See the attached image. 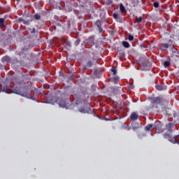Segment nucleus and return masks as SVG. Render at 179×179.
I'll use <instances>...</instances> for the list:
<instances>
[{
	"label": "nucleus",
	"instance_id": "f257e3e1",
	"mask_svg": "<svg viewBox=\"0 0 179 179\" xmlns=\"http://www.w3.org/2000/svg\"><path fill=\"white\" fill-rule=\"evenodd\" d=\"M2 91L4 92H7V93H10L9 92V91H10V93H15L16 94L24 96L27 99H32L34 101H36V97H30L29 94H28L27 92H22L20 88H19L18 87H13L12 86L6 85V86L3 87Z\"/></svg>",
	"mask_w": 179,
	"mask_h": 179
},
{
	"label": "nucleus",
	"instance_id": "f03ea898",
	"mask_svg": "<svg viewBox=\"0 0 179 179\" xmlns=\"http://www.w3.org/2000/svg\"><path fill=\"white\" fill-rule=\"evenodd\" d=\"M163 136L164 138H165V139L169 140V141L173 143V144H179V134L174 136V137H172L171 135L165 133L164 134Z\"/></svg>",
	"mask_w": 179,
	"mask_h": 179
},
{
	"label": "nucleus",
	"instance_id": "7ed1b4c3",
	"mask_svg": "<svg viewBox=\"0 0 179 179\" xmlns=\"http://www.w3.org/2000/svg\"><path fill=\"white\" fill-rule=\"evenodd\" d=\"M56 103H57L61 108L66 109L68 108L67 107L69 103H67L66 100H64L62 98H57L56 99Z\"/></svg>",
	"mask_w": 179,
	"mask_h": 179
},
{
	"label": "nucleus",
	"instance_id": "20e7f679",
	"mask_svg": "<svg viewBox=\"0 0 179 179\" xmlns=\"http://www.w3.org/2000/svg\"><path fill=\"white\" fill-rule=\"evenodd\" d=\"M151 102L152 105H161L162 103V97H152Z\"/></svg>",
	"mask_w": 179,
	"mask_h": 179
},
{
	"label": "nucleus",
	"instance_id": "39448f33",
	"mask_svg": "<svg viewBox=\"0 0 179 179\" xmlns=\"http://www.w3.org/2000/svg\"><path fill=\"white\" fill-rule=\"evenodd\" d=\"M171 50L173 52L172 58H177L179 59V51L174 46H171Z\"/></svg>",
	"mask_w": 179,
	"mask_h": 179
},
{
	"label": "nucleus",
	"instance_id": "423d86ee",
	"mask_svg": "<svg viewBox=\"0 0 179 179\" xmlns=\"http://www.w3.org/2000/svg\"><path fill=\"white\" fill-rule=\"evenodd\" d=\"M158 49L164 51L165 50H167L169 47L168 43H161L158 45Z\"/></svg>",
	"mask_w": 179,
	"mask_h": 179
},
{
	"label": "nucleus",
	"instance_id": "0eeeda50",
	"mask_svg": "<svg viewBox=\"0 0 179 179\" xmlns=\"http://www.w3.org/2000/svg\"><path fill=\"white\" fill-rule=\"evenodd\" d=\"M79 112H81L82 113H90L92 112V109L90 107H87V108L81 107L79 108Z\"/></svg>",
	"mask_w": 179,
	"mask_h": 179
},
{
	"label": "nucleus",
	"instance_id": "6e6552de",
	"mask_svg": "<svg viewBox=\"0 0 179 179\" xmlns=\"http://www.w3.org/2000/svg\"><path fill=\"white\" fill-rule=\"evenodd\" d=\"M119 80L120 78L118 76H114L113 78H110V81H112L114 84L118 83Z\"/></svg>",
	"mask_w": 179,
	"mask_h": 179
},
{
	"label": "nucleus",
	"instance_id": "1a4fd4ad",
	"mask_svg": "<svg viewBox=\"0 0 179 179\" xmlns=\"http://www.w3.org/2000/svg\"><path fill=\"white\" fill-rule=\"evenodd\" d=\"M173 127V123H169V124H166V130L169 131V133L173 132V129H172Z\"/></svg>",
	"mask_w": 179,
	"mask_h": 179
},
{
	"label": "nucleus",
	"instance_id": "9d476101",
	"mask_svg": "<svg viewBox=\"0 0 179 179\" xmlns=\"http://www.w3.org/2000/svg\"><path fill=\"white\" fill-rule=\"evenodd\" d=\"M155 89L159 91H162V90H166L167 89V87L164 85H155Z\"/></svg>",
	"mask_w": 179,
	"mask_h": 179
},
{
	"label": "nucleus",
	"instance_id": "9b49d317",
	"mask_svg": "<svg viewBox=\"0 0 179 179\" xmlns=\"http://www.w3.org/2000/svg\"><path fill=\"white\" fill-rule=\"evenodd\" d=\"M92 64H93V63H92V60L88 61L87 63L86 66H84V67L83 68V70L85 71V70H86L87 69L92 67Z\"/></svg>",
	"mask_w": 179,
	"mask_h": 179
},
{
	"label": "nucleus",
	"instance_id": "f8f14e48",
	"mask_svg": "<svg viewBox=\"0 0 179 179\" xmlns=\"http://www.w3.org/2000/svg\"><path fill=\"white\" fill-rule=\"evenodd\" d=\"M130 118L131 120H137L138 118V115L136 113H132Z\"/></svg>",
	"mask_w": 179,
	"mask_h": 179
},
{
	"label": "nucleus",
	"instance_id": "ddd939ff",
	"mask_svg": "<svg viewBox=\"0 0 179 179\" xmlns=\"http://www.w3.org/2000/svg\"><path fill=\"white\" fill-rule=\"evenodd\" d=\"M120 12H121L122 13H124L127 12L126 8H125L124 6L122 5V3H120Z\"/></svg>",
	"mask_w": 179,
	"mask_h": 179
},
{
	"label": "nucleus",
	"instance_id": "4468645a",
	"mask_svg": "<svg viewBox=\"0 0 179 179\" xmlns=\"http://www.w3.org/2000/svg\"><path fill=\"white\" fill-rule=\"evenodd\" d=\"M122 44L123 45V46H124L125 48H129L130 47V44H129V43H128V42L123 41V43H122Z\"/></svg>",
	"mask_w": 179,
	"mask_h": 179
},
{
	"label": "nucleus",
	"instance_id": "2eb2a0df",
	"mask_svg": "<svg viewBox=\"0 0 179 179\" xmlns=\"http://www.w3.org/2000/svg\"><path fill=\"white\" fill-rule=\"evenodd\" d=\"M87 44H94V39L92 38H90L86 40Z\"/></svg>",
	"mask_w": 179,
	"mask_h": 179
},
{
	"label": "nucleus",
	"instance_id": "dca6fc26",
	"mask_svg": "<svg viewBox=\"0 0 179 179\" xmlns=\"http://www.w3.org/2000/svg\"><path fill=\"white\" fill-rule=\"evenodd\" d=\"M11 80H12L13 84H16V83L19 84V79L18 78H13L11 79Z\"/></svg>",
	"mask_w": 179,
	"mask_h": 179
},
{
	"label": "nucleus",
	"instance_id": "f3484780",
	"mask_svg": "<svg viewBox=\"0 0 179 179\" xmlns=\"http://www.w3.org/2000/svg\"><path fill=\"white\" fill-rule=\"evenodd\" d=\"M152 6H154L155 8H157L160 6V3H159V1H155L152 4Z\"/></svg>",
	"mask_w": 179,
	"mask_h": 179
},
{
	"label": "nucleus",
	"instance_id": "a211bd4d",
	"mask_svg": "<svg viewBox=\"0 0 179 179\" xmlns=\"http://www.w3.org/2000/svg\"><path fill=\"white\" fill-rule=\"evenodd\" d=\"M6 18H0V26L1 27H3V23L5 22Z\"/></svg>",
	"mask_w": 179,
	"mask_h": 179
},
{
	"label": "nucleus",
	"instance_id": "6ab92c4d",
	"mask_svg": "<svg viewBox=\"0 0 179 179\" xmlns=\"http://www.w3.org/2000/svg\"><path fill=\"white\" fill-rule=\"evenodd\" d=\"M152 128V124H148L145 127V131H150Z\"/></svg>",
	"mask_w": 179,
	"mask_h": 179
},
{
	"label": "nucleus",
	"instance_id": "aec40b11",
	"mask_svg": "<svg viewBox=\"0 0 179 179\" xmlns=\"http://www.w3.org/2000/svg\"><path fill=\"white\" fill-rule=\"evenodd\" d=\"M171 65V63L169 61L164 62V66L167 68Z\"/></svg>",
	"mask_w": 179,
	"mask_h": 179
},
{
	"label": "nucleus",
	"instance_id": "412c9836",
	"mask_svg": "<svg viewBox=\"0 0 179 179\" xmlns=\"http://www.w3.org/2000/svg\"><path fill=\"white\" fill-rule=\"evenodd\" d=\"M136 21L137 23H141L143 21V17H136Z\"/></svg>",
	"mask_w": 179,
	"mask_h": 179
},
{
	"label": "nucleus",
	"instance_id": "4be33fe9",
	"mask_svg": "<svg viewBox=\"0 0 179 179\" xmlns=\"http://www.w3.org/2000/svg\"><path fill=\"white\" fill-rule=\"evenodd\" d=\"M110 71L113 72V76H115L117 73V70H116L115 67H113L112 69H110Z\"/></svg>",
	"mask_w": 179,
	"mask_h": 179
},
{
	"label": "nucleus",
	"instance_id": "5701e85b",
	"mask_svg": "<svg viewBox=\"0 0 179 179\" xmlns=\"http://www.w3.org/2000/svg\"><path fill=\"white\" fill-rule=\"evenodd\" d=\"M34 19L37 20H39L41 19V15H38V14H35L34 15Z\"/></svg>",
	"mask_w": 179,
	"mask_h": 179
},
{
	"label": "nucleus",
	"instance_id": "b1692460",
	"mask_svg": "<svg viewBox=\"0 0 179 179\" xmlns=\"http://www.w3.org/2000/svg\"><path fill=\"white\" fill-rule=\"evenodd\" d=\"M128 39L129 41H133L134 40V36L129 35Z\"/></svg>",
	"mask_w": 179,
	"mask_h": 179
},
{
	"label": "nucleus",
	"instance_id": "393cba45",
	"mask_svg": "<svg viewBox=\"0 0 179 179\" xmlns=\"http://www.w3.org/2000/svg\"><path fill=\"white\" fill-rule=\"evenodd\" d=\"M23 24H24L26 26H29V20H23Z\"/></svg>",
	"mask_w": 179,
	"mask_h": 179
},
{
	"label": "nucleus",
	"instance_id": "a878e982",
	"mask_svg": "<svg viewBox=\"0 0 179 179\" xmlns=\"http://www.w3.org/2000/svg\"><path fill=\"white\" fill-rule=\"evenodd\" d=\"M97 27L99 29V33H101L103 31V29H101V27L99 24H97Z\"/></svg>",
	"mask_w": 179,
	"mask_h": 179
},
{
	"label": "nucleus",
	"instance_id": "bb28decb",
	"mask_svg": "<svg viewBox=\"0 0 179 179\" xmlns=\"http://www.w3.org/2000/svg\"><path fill=\"white\" fill-rule=\"evenodd\" d=\"M113 17L114 19H118V14L114 13L113 15Z\"/></svg>",
	"mask_w": 179,
	"mask_h": 179
},
{
	"label": "nucleus",
	"instance_id": "cd10ccee",
	"mask_svg": "<svg viewBox=\"0 0 179 179\" xmlns=\"http://www.w3.org/2000/svg\"><path fill=\"white\" fill-rule=\"evenodd\" d=\"M80 43V40H76V41L75 42V45H76V46H78Z\"/></svg>",
	"mask_w": 179,
	"mask_h": 179
},
{
	"label": "nucleus",
	"instance_id": "c85d7f7f",
	"mask_svg": "<svg viewBox=\"0 0 179 179\" xmlns=\"http://www.w3.org/2000/svg\"><path fill=\"white\" fill-rule=\"evenodd\" d=\"M106 3H108V5H110L111 3H113L112 0H108L106 1Z\"/></svg>",
	"mask_w": 179,
	"mask_h": 179
},
{
	"label": "nucleus",
	"instance_id": "c756f323",
	"mask_svg": "<svg viewBox=\"0 0 179 179\" xmlns=\"http://www.w3.org/2000/svg\"><path fill=\"white\" fill-rule=\"evenodd\" d=\"M35 33H36V29L34 28V29H32V31H31V34H35Z\"/></svg>",
	"mask_w": 179,
	"mask_h": 179
},
{
	"label": "nucleus",
	"instance_id": "7c9ffc66",
	"mask_svg": "<svg viewBox=\"0 0 179 179\" xmlns=\"http://www.w3.org/2000/svg\"><path fill=\"white\" fill-rule=\"evenodd\" d=\"M18 21L20 22H24V19H22V18H19V20H18Z\"/></svg>",
	"mask_w": 179,
	"mask_h": 179
},
{
	"label": "nucleus",
	"instance_id": "2f4dec72",
	"mask_svg": "<svg viewBox=\"0 0 179 179\" xmlns=\"http://www.w3.org/2000/svg\"><path fill=\"white\" fill-rule=\"evenodd\" d=\"M138 129V127H133L132 128L133 131H136V129Z\"/></svg>",
	"mask_w": 179,
	"mask_h": 179
},
{
	"label": "nucleus",
	"instance_id": "473e14b6",
	"mask_svg": "<svg viewBox=\"0 0 179 179\" xmlns=\"http://www.w3.org/2000/svg\"><path fill=\"white\" fill-rule=\"evenodd\" d=\"M82 46H85V43H83V44H82Z\"/></svg>",
	"mask_w": 179,
	"mask_h": 179
},
{
	"label": "nucleus",
	"instance_id": "72a5a7b5",
	"mask_svg": "<svg viewBox=\"0 0 179 179\" xmlns=\"http://www.w3.org/2000/svg\"><path fill=\"white\" fill-rule=\"evenodd\" d=\"M3 59H7V57H3Z\"/></svg>",
	"mask_w": 179,
	"mask_h": 179
},
{
	"label": "nucleus",
	"instance_id": "f704fd0d",
	"mask_svg": "<svg viewBox=\"0 0 179 179\" xmlns=\"http://www.w3.org/2000/svg\"><path fill=\"white\" fill-rule=\"evenodd\" d=\"M57 26H60V24H57Z\"/></svg>",
	"mask_w": 179,
	"mask_h": 179
},
{
	"label": "nucleus",
	"instance_id": "c9c22d12",
	"mask_svg": "<svg viewBox=\"0 0 179 179\" xmlns=\"http://www.w3.org/2000/svg\"><path fill=\"white\" fill-rule=\"evenodd\" d=\"M178 3H179V0H178Z\"/></svg>",
	"mask_w": 179,
	"mask_h": 179
}]
</instances>
